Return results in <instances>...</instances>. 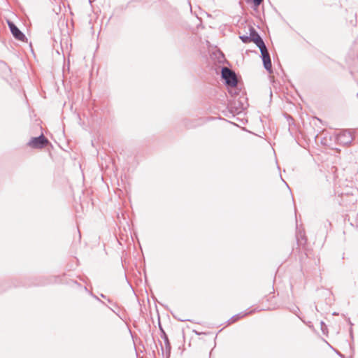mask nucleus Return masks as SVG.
<instances>
[{
  "instance_id": "obj_31",
  "label": "nucleus",
  "mask_w": 358,
  "mask_h": 358,
  "mask_svg": "<svg viewBox=\"0 0 358 358\" xmlns=\"http://www.w3.org/2000/svg\"><path fill=\"white\" fill-rule=\"evenodd\" d=\"M310 324H311V322H309V324H308V327H309L310 328H311V327H313V325H311Z\"/></svg>"
},
{
  "instance_id": "obj_19",
  "label": "nucleus",
  "mask_w": 358,
  "mask_h": 358,
  "mask_svg": "<svg viewBox=\"0 0 358 358\" xmlns=\"http://www.w3.org/2000/svg\"><path fill=\"white\" fill-rule=\"evenodd\" d=\"M91 297H92L93 299H94L96 301L101 302V303H103V305H106V304H105V303H104L103 301L100 300V299L98 298V296H97L96 295L94 294L92 292H91Z\"/></svg>"
},
{
  "instance_id": "obj_20",
  "label": "nucleus",
  "mask_w": 358,
  "mask_h": 358,
  "mask_svg": "<svg viewBox=\"0 0 358 358\" xmlns=\"http://www.w3.org/2000/svg\"><path fill=\"white\" fill-rule=\"evenodd\" d=\"M313 122H313L314 125L316 126V127H318V124H317V122H318L321 123L322 124H323L322 120L320 118H317V117H313Z\"/></svg>"
},
{
  "instance_id": "obj_14",
  "label": "nucleus",
  "mask_w": 358,
  "mask_h": 358,
  "mask_svg": "<svg viewBox=\"0 0 358 358\" xmlns=\"http://www.w3.org/2000/svg\"><path fill=\"white\" fill-rule=\"evenodd\" d=\"M352 49L357 57H358V36L355 39L352 44Z\"/></svg>"
},
{
  "instance_id": "obj_22",
  "label": "nucleus",
  "mask_w": 358,
  "mask_h": 358,
  "mask_svg": "<svg viewBox=\"0 0 358 358\" xmlns=\"http://www.w3.org/2000/svg\"><path fill=\"white\" fill-rule=\"evenodd\" d=\"M159 329L161 331V336H164V333H166L162 327L161 326L160 323L159 324Z\"/></svg>"
},
{
  "instance_id": "obj_2",
  "label": "nucleus",
  "mask_w": 358,
  "mask_h": 358,
  "mask_svg": "<svg viewBox=\"0 0 358 358\" xmlns=\"http://www.w3.org/2000/svg\"><path fill=\"white\" fill-rule=\"evenodd\" d=\"M355 129H341L335 134L337 143L343 146H350L355 138Z\"/></svg>"
},
{
  "instance_id": "obj_26",
  "label": "nucleus",
  "mask_w": 358,
  "mask_h": 358,
  "mask_svg": "<svg viewBox=\"0 0 358 358\" xmlns=\"http://www.w3.org/2000/svg\"><path fill=\"white\" fill-rule=\"evenodd\" d=\"M108 308H110L114 313H115L116 315H118V314L115 312V308H112L110 307H108L107 305H106Z\"/></svg>"
},
{
  "instance_id": "obj_9",
  "label": "nucleus",
  "mask_w": 358,
  "mask_h": 358,
  "mask_svg": "<svg viewBox=\"0 0 358 358\" xmlns=\"http://www.w3.org/2000/svg\"><path fill=\"white\" fill-rule=\"evenodd\" d=\"M255 312V309H253V310H245L244 312H241L240 313H238L234 316H232L229 320H228V322L229 324H232L234 322H237L238 320H240L241 318H243L246 315H250L253 313Z\"/></svg>"
},
{
  "instance_id": "obj_10",
  "label": "nucleus",
  "mask_w": 358,
  "mask_h": 358,
  "mask_svg": "<svg viewBox=\"0 0 358 358\" xmlns=\"http://www.w3.org/2000/svg\"><path fill=\"white\" fill-rule=\"evenodd\" d=\"M161 338L164 341L166 358H169L171 355V345L169 340L168 336L166 333H164V336H161Z\"/></svg>"
},
{
  "instance_id": "obj_18",
  "label": "nucleus",
  "mask_w": 358,
  "mask_h": 358,
  "mask_svg": "<svg viewBox=\"0 0 358 358\" xmlns=\"http://www.w3.org/2000/svg\"><path fill=\"white\" fill-rule=\"evenodd\" d=\"M321 330L324 334L327 333V327L323 321L320 322Z\"/></svg>"
},
{
  "instance_id": "obj_23",
  "label": "nucleus",
  "mask_w": 358,
  "mask_h": 358,
  "mask_svg": "<svg viewBox=\"0 0 358 358\" xmlns=\"http://www.w3.org/2000/svg\"><path fill=\"white\" fill-rule=\"evenodd\" d=\"M173 317L175 318H176L178 321H181V322H185V321H189V320L188 319H185V318H180V317H176V316L173 315Z\"/></svg>"
},
{
  "instance_id": "obj_1",
  "label": "nucleus",
  "mask_w": 358,
  "mask_h": 358,
  "mask_svg": "<svg viewBox=\"0 0 358 358\" xmlns=\"http://www.w3.org/2000/svg\"><path fill=\"white\" fill-rule=\"evenodd\" d=\"M221 78L230 93H234L236 95L240 93L241 89L238 87V80L234 71L230 70L227 67L222 66L221 69Z\"/></svg>"
},
{
  "instance_id": "obj_34",
  "label": "nucleus",
  "mask_w": 358,
  "mask_h": 358,
  "mask_svg": "<svg viewBox=\"0 0 358 358\" xmlns=\"http://www.w3.org/2000/svg\"><path fill=\"white\" fill-rule=\"evenodd\" d=\"M250 1H251V0H246V2H247V3H250Z\"/></svg>"
},
{
  "instance_id": "obj_6",
  "label": "nucleus",
  "mask_w": 358,
  "mask_h": 358,
  "mask_svg": "<svg viewBox=\"0 0 358 358\" xmlns=\"http://www.w3.org/2000/svg\"><path fill=\"white\" fill-rule=\"evenodd\" d=\"M8 25L11 34L17 40L24 41L26 39L25 35L18 29L14 22L8 20Z\"/></svg>"
},
{
  "instance_id": "obj_17",
  "label": "nucleus",
  "mask_w": 358,
  "mask_h": 358,
  "mask_svg": "<svg viewBox=\"0 0 358 358\" xmlns=\"http://www.w3.org/2000/svg\"><path fill=\"white\" fill-rule=\"evenodd\" d=\"M285 117L287 120L289 124H294V119L292 116H290L288 113H283Z\"/></svg>"
},
{
  "instance_id": "obj_13",
  "label": "nucleus",
  "mask_w": 358,
  "mask_h": 358,
  "mask_svg": "<svg viewBox=\"0 0 358 358\" xmlns=\"http://www.w3.org/2000/svg\"><path fill=\"white\" fill-rule=\"evenodd\" d=\"M289 310L293 313L294 314H295L296 316H298V317L304 323L305 321H303L299 315V312L300 311L299 310V308L296 306H293L292 308H289Z\"/></svg>"
},
{
  "instance_id": "obj_12",
  "label": "nucleus",
  "mask_w": 358,
  "mask_h": 358,
  "mask_svg": "<svg viewBox=\"0 0 358 358\" xmlns=\"http://www.w3.org/2000/svg\"><path fill=\"white\" fill-rule=\"evenodd\" d=\"M296 242L299 245H305L306 243V238L304 232L299 231L296 235Z\"/></svg>"
},
{
  "instance_id": "obj_25",
  "label": "nucleus",
  "mask_w": 358,
  "mask_h": 358,
  "mask_svg": "<svg viewBox=\"0 0 358 358\" xmlns=\"http://www.w3.org/2000/svg\"><path fill=\"white\" fill-rule=\"evenodd\" d=\"M108 308H110L114 313H115L116 315H118V314L115 312V308H112L110 307H108L107 305H106Z\"/></svg>"
},
{
  "instance_id": "obj_8",
  "label": "nucleus",
  "mask_w": 358,
  "mask_h": 358,
  "mask_svg": "<svg viewBox=\"0 0 358 358\" xmlns=\"http://www.w3.org/2000/svg\"><path fill=\"white\" fill-rule=\"evenodd\" d=\"M233 115V117L235 118L236 116H235V113H231ZM247 113H236V115H240L241 117H236V120L239 122L238 123V122H232V124H234V125L238 127H241V125H245L246 124V122H248L247 119L245 117V115H246ZM220 120H222V121H224V122H227V120H225L224 119H221V118H218ZM227 122H230L231 123V122L230 121H227Z\"/></svg>"
},
{
  "instance_id": "obj_35",
  "label": "nucleus",
  "mask_w": 358,
  "mask_h": 358,
  "mask_svg": "<svg viewBox=\"0 0 358 358\" xmlns=\"http://www.w3.org/2000/svg\"><path fill=\"white\" fill-rule=\"evenodd\" d=\"M357 96H358V92H357Z\"/></svg>"
},
{
  "instance_id": "obj_29",
  "label": "nucleus",
  "mask_w": 358,
  "mask_h": 358,
  "mask_svg": "<svg viewBox=\"0 0 358 358\" xmlns=\"http://www.w3.org/2000/svg\"><path fill=\"white\" fill-rule=\"evenodd\" d=\"M161 348H162V354H164V348H163V346L162 344H161Z\"/></svg>"
},
{
  "instance_id": "obj_33",
  "label": "nucleus",
  "mask_w": 358,
  "mask_h": 358,
  "mask_svg": "<svg viewBox=\"0 0 358 358\" xmlns=\"http://www.w3.org/2000/svg\"><path fill=\"white\" fill-rule=\"evenodd\" d=\"M229 112L232 113V112H234V111H233V110H232V109H229Z\"/></svg>"
},
{
  "instance_id": "obj_24",
  "label": "nucleus",
  "mask_w": 358,
  "mask_h": 358,
  "mask_svg": "<svg viewBox=\"0 0 358 358\" xmlns=\"http://www.w3.org/2000/svg\"><path fill=\"white\" fill-rule=\"evenodd\" d=\"M101 297H102L103 299H106L107 301H108V303H112L111 300L109 298H107L106 295L101 294Z\"/></svg>"
},
{
  "instance_id": "obj_5",
  "label": "nucleus",
  "mask_w": 358,
  "mask_h": 358,
  "mask_svg": "<svg viewBox=\"0 0 358 358\" xmlns=\"http://www.w3.org/2000/svg\"><path fill=\"white\" fill-rule=\"evenodd\" d=\"M249 31L250 41H252L257 46V48L265 44L262 36L252 26L249 27Z\"/></svg>"
},
{
  "instance_id": "obj_3",
  "label": "nucleus",
  "mask_w": 358,
  "mask_h": 358,
  "mask_svg": "<svg viewBox=\"0 0 358 358\" xmlns=\"http://www.w3.org/2000/svg\"><path fill=\"white\" fill-rule=\"evenodd\" d=\"M258 48L260 50V57L262 59L264 68L266 70L268 73H273L272 63L270 57V54L267 50L266 44L262 45Z\"/></svg>"
},
{
  "instance_id": "obj_21",
  "label": "nucleus",
  "mask_w": 358,
  "mask_h": 358,
  "mask_svg": "<svg viewBox=\"0 0 358 358\" xmlns=\"http://www.w3.org/2000/svg\"><path fill=\"white\" fill-rule=\"evenodd\" d=\"M354 16H355V18H357V15H356V14H355V15H354ZM350 24L351 25H352V26H356V25H357V19H355V20H350Z\"/></svg>"
},
{
  "instance_id": "obj_32",
  "label": "nucleus",
  "mask_w": 358,
  "mask_h": 358,
  "mask_svg": "<svg viewBox=\"0 0 358 358\" xmlns=\"http://www.w3.org/2000/svg\"><path fill=\"white\" fill-rule=\"evenodd\" d=\"M77 115H78V117L79 119H80V113H77Z\"/></svg>"
},
{
  "instance_id": "obj_4",
  "label": "nucleus",
  "mask_w": 358,
  "mask_h": 358,
  "mask_svg": "<svg viewBox=\"0 0 358 358\" xmlns=\"http://www.w3.org/2000/svg\"><path fill=\"white\" fill-rule=\"evenodd\" d=\"M48 143V140L43 134L38 137H33L28 142L27 145L34 149H41L45 148Z\"/></svg>"
},
{
  "instance_id": "obj_28",
  "label": "nucleus",
  "mask_w": 358,
  "mask_h": 358,
  "mask_svg": "<svg viewBox=\"0 0 358 358\" xmlns=\"http://www.w3.org/2000/svg\"><path fill=\"white\" fill-rule=\"evenodd\" d=\"M348 322L349 324H350V326L352 327L353 325V324L351 322L350 320L348 318Z\"/></svg>"
},
{
  "instance_id": "obj_7",
  "label": "nucleus",
  "mask_w": 358,
  "mask_h": 358,
  "mask_svg": "<svg viewBox=\"0 0 358 358\" xmlns=\"http://www.w3.org/2000/svg\"><path fill=\"white\" fill-rule=\"evenodd\" d=\"M247 99L245 97H240L238 100L234 101V108L236 110V112H243L247 109L248 104L245 103L243 101L246 102Z\"/></svg>"
},
{
  "instance_id": "obj_15",
  "label": "nucleus",
  "mask_w": 358,
  "mask_h": 358,
  "mask_svg": "<svg viewBox=\"0 0 358 358\" xmlns=\"http://www.w3.org/2000/svg\"><path fill=\"white\" fill-rule=\"evenodd\" d=\"M250 38V36H248V35L239 36V38L241 40V41L243 43H248L251 42Z\"/></svg>"
},
{
  "instance_id": "obj_30",
  "label": "nucleus",
  "mask_w": 358,
  "mask_h": 358,
  "mask_svg": "<svg viewBox=\"0 0 358 358\" xmlns=\"http://www.w3.org/2000/svg\"><path fill=\"white\" fill-rule=\"evenodd\" d=\"M336 353L338 355V356H340V357H343V355H342L340 352H336Z\"/></svg>"
},
{
  "instance_id": "obj_11",
  "label": "nucleus",
  "mask_w": 358,
  "mask_h": 358,
  "mask_svg": "<svg viewBox=\"0 0 358 358\" xmlns=\"http://www.w3.org/2000/svg\"><path fill=\"white\" fill-rule=\"evenodd\" d=\"M215 118L212 117H199L198 120H196L194 123H193L192 125L189 126V127H195L198 126H201L203 124L207 121L215 120Z\"/></svg>"
},
{
  "instance_id": "obj_16",
  "label": "nucleus",
  "mask_w": 358,
  "mask_h": 358,
  "mask_svg": "<svg viewBox=\"0 0 358 358\" xmlns=\"http://www.w3.org/2000/svg\"><path fill=\"white\" fill-rule=\"evenodd\" d=\"M262 1L263 0H251L250 3H253L254 9H256L259 6Z\"/></svg>"
},
{
  "instance_id": "obj_27",
  "label": "nucleus",
  "mask_w": 358,
  "mask_h": 358,
  "mask_svg": "<svg viewBox=\"0 0 358 358\" xmlns=\"http://www.w3.org/2000/svg\"><path fill=\"white\" fill-rule=\"evenodd\" d=\"M350 334L351 338H353V333H352V327H351V328H350Z\"/></svg>"
}]
</instances>
